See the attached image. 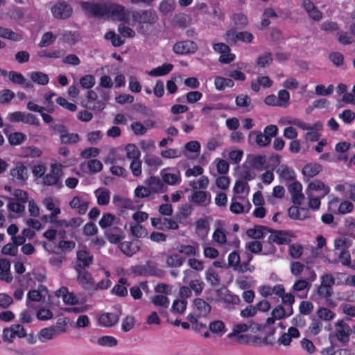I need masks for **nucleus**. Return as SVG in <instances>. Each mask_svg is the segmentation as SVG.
I'll use <instances>...</instances> for the list:
<instances>
[{"label":"nucleus","instance_id":"nucleus-9","mask_svg":"<svg viewBox=\"0 0 355 355\" xmlns=\"http://www.w3.org/2000/svg\"><path fill=\"white\" fill-rule=\"evenodd\" d=\"M268 233H270V235L268 236L266 243L270 245L272 252L275 250L272 245L273 243L277 245H285L291 242V239L288 236V234L286 231L275 230L270 228V231H268Z\"/></svg>","mask_w":355,"mask_h":355},{"label":"nucleus","instance_id":"nucleus-2","mask_svg":"<svg viewBox=\"0 0 355 355\" xmlns=\"http://www.w3.org/2000/svg\"><path fill=\"white\" fill-rule=\"evenodd\" d=\"M64 171L61 164H51L50 169L42 179V184L46 187H53L58 190L63 185Z\"/></svg>","mask_w":355,"mask_h":355},{"label":"nucleus","instance_id":"nucleus-29","mask_svg":"<svg viewBox=\"0 0 355 355\" xmlns=\"http://www.w3.org/2000/svg\"><path fill=\"white\" fill-rule=\"evenodd\" d=\"M300 336V331L295 327H290L287 333L282 334L278 339V343L284 346L288 345L293 338H298Z\"/></svg>","mask_w":355,"mask_h":355},{"label":"nucleus","instance_id":"nucleus-18","mask_svg":"<svg viewBox=\"0 0 355 355\" xmlns=\"http://www.w3.org/2000/svg\"><path fill=\"white\" fill-rule=\"evenodd\" d=\"M336 336L338 340L346 343L349 340V336L351 332L349 326L343 320H339L336 324Z\"/></svg>","mask_w":355,"mask_h":355},{"label":"nucleus","instance_id":"nucleus-47","mask_svg":"<svg viewBox=\"0 0 355 355\" xmlns=\"http://www.w3.org/2000/svg\"><path fill=\"white\" fill-rule=\"evenodd\" d=\"M26 135L19 132H15L8 135V140L11 146L20 145L25 139Z\"/></svg>","mask_w":355,"mask_h":355},{"label":"nucleus","instance_id":"nucleus-43","mask_svg":"<svg viewBox=\"0 0 355 355\" xmlns=\"http://www.w3.org/2000/svg\"><path fill=\"white\" fill-rule=\"evenodd\" d=\"M116 217L114 215L110 213L103 214L101 220H99V226L102 229H107L112 227V225L114 223Z\"/></svg>","mask_w":355,"mask_h":355},{"label":"nucleus","instance_id":"nucleus-52","mask_svg":"<svg viewBox=\"0 0 355 355\" xmlns=\"http://www.w3.org/2000/svg\"><path fill=\"white\" fill-rule=\"evenodd\" d=\"M55 40L56 35H55L52 32H46L42 35L38 45L40 47H46L53 44Z\"/></svg>","mask_w":355,"mask_h":355},{"label":"nucleus","instance_id":"nucleus-19","mask_svg":"<svg viewBox=\"0 0 355 355\" xmlns=\"http://www.w3.org/2000/svg\"><path fill=\"white\" fill-rule=\"evenodd\" d=\"M252 140L260 148L266 147L270 144V139L265 136L261 131L253 130L249 133V143H251Z\"/></svg>","mask_w":355,"mask_h":355},{"label":"nucleus","instance_id":"nucleus-49","mask_svg":"<svg viewBox=\"0 0 355 355\" xmlns=\"http://www.w3.org/2000/svg\"><path fill=\"white\" fill-rule=\"evenodd\" d=\"M105 38L110 40L112 46L115 47H119L124 44V40L119 35H117L114 31L107 32Z\"/></svg>","mask_w":355,"mask_h":355},{"label":"nucleus","instance_id":"nucleus-13","mask_svg":"<svg viewBox=\"0 0 355 355\" xmlns=\"http://www.w3.org/2000/svg\"><path fill=\"white\" fill-rule=\"evenodd\" d=\"M152 226L159 230H178V223L172 218H151Z\"/></svg>","mask_w":355,"mask_h":355},{"label":"nucleus","instance_id":"nucleus-21","mask_svg":"<svg viewBox=\"0 0 355 355\" xmlns=\"http://www.w3.org/2000/svg\"><path fill=\"white\" fill-rule=\"evenodd\" d=\"M112 202L116 207L124 209H135V202L130 198H123L118 194L113 196Z\"/></svg>","mask_w":355,"mask_h":355},{"label":"nucleus","instance_id":"nucleus-17","mask_svg":"<svg viewBox=\"0 0 355 355\" xmlns=\"http://www.w3.org/2000/svg\"><path fill=\"white\" fill-rule=\"evenodd\" d=\"M105 235L108 241L112 244H118L124 239L123 230L116 226L107 229Z\"/></svg>","mask_w":355,"mask_h":355},{"label":"nucleus","instance_id":"nucleus-20","mask_svg":"<svg viewBox=\"0 0 355 355\" xmlns=\"http://www.w3.org/2000/svg\"><path fill=\"white\" fill-rule=\"evenodd\" d=\"M248 329H260V325L253 322H249L248 323H242V324H237L234 325L233 327V331L230 334H229L228 337L232 338L233 336H237L239 334L245 332Z\"/></svg>","mask_w":355,"mask_h":355},{"label":"nucleus","instance_id":"nucleus-50","mask_svg":"<svg viewBox=\"0 0 355 355\" xmlns=\"http://www.w3.org/2000/svg\"><path fill=\"white\" fill-rule=\"evenodd\" d=\"M273 58L271 53L267 52L259 55L257 59V65L263 68L269 66L272 62Z\"/></svg>","mask_w":355,"mask_h":355},{"label":"nucleus","instance_id":"nucleus-11","mask_svg":"<svg viewBox=\"0 0 355 355\" xmlns=\"http://www.w3.org/2000/svg\"><path fill=\"white\" fill-rule=\"evenodd\" d=\"M189 200L197 206L205 207L211 203V193L202 190L194 191L189 197Z\"/></svg>","mask_w":355,"mask_h":355},{"label":"nucleus","instance_id":"nucleus-25","mask_svg":"<svg viewBox=\"0 0 355 355\" xmlns=\"http://www.w3.org/2000/svg\"><path fill=\"white\" fill-rule=\"evenodd\" d=\"M77 259L80 262L78 266L84 269L92 263L94 257L89 251L81 250L77 252Z\"/></svg>","mask_w":355,"mask_h":355},{"label":"nucleus","instance_id":"nucleus-12","mask_svg":"<svg viewBox=\"0 0 355 355\" xmlns=\"http://www.w3.org/2000/svg\"><path fill=\"white\" fill-rule=\"evenodd\" d=\"M287 187L291 196L292 202L296 205H301L304 200L302 184L299 181L295 180L293 183L288 184Z\"/></svg>","mask_w":355,"mask_h":355},{"label":"nucleus","instance_id":"nucleus-32","mask_svg":"<svg viewBox=\"0 0 355 355\" xmlns=\"http://www.w3.org/2000/svg\"><path fill=\"white\" fill-rule=\"evenodd\" d=\"M97 203L101 206L107 205L110 200V192L107 189L99 188L94 191Z\"/></svg>","mask_w":355,"mask_h":355},{"label":"nucleus","instance_id":"nucleus-62","mask_svg":"<svg viewBox=\"0 0 355 355\" xmlns=\"http://www.w3.org/2000/svg\"><path fill=\"white\" fill-rule=\"evenodd\" d=\"M87 166L91 173H96L103 169L101 162L95 159L89 160Z\"/></svg>","mask_w":355,"mask_h":355},{"label":"nucleus","instance_id":"nucleus-36","mask_svg":"<svg viewBox=\"0 0 355 355\" xmlns=\"http://www.w3.org/2000/svg\"><path fill=\"white\" fill-rule=\"evenodd\" d=\"M196 230L198 234L202 238L205 237L209 230V224L206 218H200L196 222Z\"/></svg>","mask_w":355,"mask_h":355},{"label":"nucleus","instance_id":"nucleus-41","mask_svg":"<svg viewBox=\"0 0 355 355\" xmlns=\"http://www.w3.org/2000/svg\"><path fill=\"white\" fill-rule=\"evenodd\" d=\"M58 329L59 327L56 326L42 329L40 333V340L44 342L46 340L53 339L56 336Z\"/></svg>","mask_w":355,"mask_h":355},{"label":"nucleus","instance_id":"nucleus-28","mask_svg":"<svg viewBox=\"0 0 355 355\" xmlns=\"http://www.w3.org/2000/svg\"><path fill=\"white\" fill-rule=\"evenodd\" d=\"M322 170V166L316 163H309L304 166L302 173L305 178L316 176Z\"/></svg>","mask_w":355,"mask_h":355},{"label":"nucleus","instance_id":"nucleus-59","mask_svg":"<svg viewBox=\"0 0 355 355\" xmlns=\"http://www.w3.org/2000/svg\"><path fill=\"white\" fill-rule=\"evenodd\" d=\"M183 263L182 257L178 254H173L168 256L166 259V263L169 266L180 267Z\"/></svg>","mask_w":355,"mask_h":355},{"label":"nucleus","instance_id":"nucleus-30","mask_svg":"<svg viewBox=\"0 0 355 355\" xmlns=\"http://www.w3.org/2000/svg\"><path fill=\"white\" fill-rule=\"evenodd\" d=\"M309 277L306 279H299L295 282L291 288H310L311 286V282L314 281L316 275L315 272L311 270L309 268H306Z\"/></svg>","mask_w":355,"mask_h":355},{"label":"nucleus","instance_id":"nucleus-31","mask_svg":"<svg viewBox=\"0 0 355 355\" xmlns=\"http://www.w3.org/2000/svg\"><path fill=\"white\" fill-rule=\"evenodd\" d=\"M119 248L121 252L128 257H132L139 250V247L137 245V241L121 242L119 243Z\"/></svg>","mask_w":355,"mask_h":355},{"label":"nucleus","instance_id":"nucleus-1","mask_svg":"<svg viewBox=\"0 0 355 355\" xmlns=\"http://www.w3.org/2000/svg\"><path fill=\"white\" fill-rule=\"evenodd\" d=\"M206 299L210 302H220L224 308L228 310L234 309L241 302L239 297L230 290H209L206 292Z\"/></svg>","mask_w":355,"mask_h":355},{"label":"nucleus","instance_id":"nucleus-37","mask_svg":"<svg viewBox=\"0 0 355 355\" xmlns=\"http://www.w3.org/2000/svg\"><path fill=\"white\" fill-rule=\"evenodd\" d=\"M161 174L163 182L168 185L180 184L182 180L180 171L176 173L162 171Z\"/></svg>","mask_w":355,"mask_h":355},{"label":"nucleus","instance_id":"nucleus-33","mask_svg":"<svg viewBox=\"0 0 355 355\" xmlns=\"http://www.w3.org/2000/svg\"><path fill=\"white\" fill-rule=\"evenodd\" d=\"M119 321V316L112 313H105L102 314L99 318V323L106 327L114 325Z\"/></svg>","mask_w":355,"mask_h":355},{"label":"nucleus","instance_id":"nucleus-48","mask_svg":"<svg viewBox=\"0 0 355 355\" xmlns=\"http://www.w3.org/2000/svg\"><path fill=\"white\" fill-rule=\"evenodd\" d=\"M245 249L252 254H260L262 252L263 244L260 241H252L245 245Z\"/></svg>","mask_w":355,"mask_h":355},{"label":"nucleus","instance_id":"nucleus-58","mask_svg":"<svg viewBox=\"0 0 355 355\" xmlns=\"http://www.w3.org/2000/svg\"><path fill=\"white\" fill-rule=\"evenodd\" d=\"M209 329L211 332L218 334L220 336L225 333V324L221 320H216L209 324Z\"/></svg>","mask_w":355,"mask_h":355},{"label":"nucleus","instance_id":"nucleus-14","mask_svg":"<svg viewBox=\"0 0 355 355\" xmlns=\"http://www.w3.org/2000/svg\"><path fill=\"white\" fill-rule=\"evenodd\" d=\"M197 49V44L191 40L178 42L173 47L174 53L179 55L195 53Z\"/></svg>","mask_w":355,"mask_h":355},{"label":"nucleus","instance_id":"nucleus-51","mask_svg":"<svg viewBox=\"0 0 355 355\" xmlns=\"http://www.w3.org/2000/svg\"><path fill=\"white\" fill-rule=\"evenodd\" d=\"M126 157L134 160L140 158L141 153L135 144H128L125 148Z\"/></svg>","mask_w":355,"mask_h":355},{"label":"nucleus","instance_id":"nucleus-60","mask_svg":"<svg viewBox=\"0 0 355 355\" xmlns=\"http://www.w3.org/2000/svg\"><path fill=\"white\" fill-rule=\"evenodd\" d=\"M78 280L82 284H92V275L85 270V268L78 271Z\"/></svg>","mask_w":355,"mask_h":355},{"label":"nucleus","instance_id":"nucleus-7","mask_svg":"<svg viewBox=\"0 0 355 355\" xmlns=\"http://www.w3.org/2000/svg\"><path fill=\"white\" fill-rule=\"evenodd\" d=\"M318 295L324 300L325 304L329 306L335 307L337 306L336 300L354 301L349 298L346 293H337L336 296L331 290H317Z\"/></svg>","mask_w":355,"mask_h":355},{"label":"nucleus","instance_id":"nucleus-27","mask_svg":"<svg viewBox=\"0 0 355 355\" xmlns=\"http://www.w3.org/2000/svg\"><path fill=\"white\" fill-rule=\"evenodd\" d=\"M322 191V193L320 195V198H324L330 192V188L329 186L326 185L323 182L316 180L309 183L306 191Z\"/></svg>","mask_w":355,"mask_h":355},{"label":"nucleus","instance_id":"nucleus-3","mask_svg":"<svg viewBox=\"0 0 355 355\" xmlns=\"http://www.w3.org/2000/svg\"><path fill=\"white\" fill-rule=\"evenodd\" d=\"M130 17V11L126 9L123 6L110 3L107 4V17H110L113 20L128 22Z\"/></svg>","mask_w":355,"mask_h":355},{"label":"nucleus","instance_id":"nucleus-53","mask_svg":"<svg viewBox=\"0 0 355 355\" xmlns=\"http://www.w3.org/2000/svg\"><path fill=\"white\" fill-rule=\"evenodd\" d=\"M79 83L82 88L89 89L94 86L96 81L93 75L87 74L80 78Z\"/></svg>","mask_w":355,"mask_h":355},{"label":"nucleus","instance_id":"nucleus-55","mask_svg":"<svg viewBox=\"0 0 355 355\" xmlns=\"http://www.w3.org/2000/svg\"><path fill=\"white\" fill-rule=\"evenodd\" d=\"M45 204L46 209L49 211H51L50 221L53 222L54 218L56 217L57 215L60 214V209L59 207H55V204L52 198L46 199Z\"/></svg>","mask_w":355,"mask_h":355},{"label":"nucleus","instance_id":"nucleus-56","mask_svg":"<svg viewBox=\"0 0 355 355\" xmlns=\"http://www.w3.org/2000/svg\"><path fill=\"white\" fill-rule=\"evenodd\" d=\"M79 34L77 32L71 31H64L62 33V37L65 42L71 45H74L78 40Z\"/></svg>","mask_w":355,"mask_h":355},{"label":"nucleus","instance_id":"nucleus-64","mask_svg":"<svg viewBox=\"0 0 355 355\" xmlns=\"http://www.w3.org/2000/svg\"><path fill=\"white\" fill-rule=\"evenodd\" d=\"M317 315L319 318L324 321H329L335 316V313L334 312L323 307L318 309L317 311Z\"/></svg>","mask_w":355,"mask_h":355},{"label":"nucleus","instance_id":"nucleus-34","mask_svg":"<svg viewBox=\"0 0 355 355\" xmlns=\"http://www.w3.org/2000/svg\"><path fill=\"white\" fill-rule=\"evenodd\" d=\"M173 69V65L171 63H164L162 66L157 67L150 71L148 74L150 76L158 77L165 76L169 73Z\"/></svg>","mask_w":355,"mask_h":355},{"label":"nucleus","instance_id":"nucleus-45","mask_svg":"<svg viewBox=\"0 0 355 355\" xmlns=\"http://www.w3.org/2000/svg\"><path fill=\"white\" fill-rule=\"evenodd\" d=\"M22 153L24 157L37 158L42 155V151L37 146H30L24 147Z\"/></svg>","mask_w":355,"mask_h":355},{"label":"nucleus","instance_id":"nucleus-8","mask_svg":"<svg viewBox=\"0 0 355 355\" xmlns=\"http://www.w3.org/2000/svg\"><path fill=\"white\" fill-rule=\"evenodd\" d=\"M132 20L139 24H153L157 20V15L153 10H145L139 11H133L132 12Z\"/></svg>","mask_w":355,"mask_h":355},{"label":"nucleus","instance_id":"nucleus-10","mask_svg":"<svg viewBox=\"0 0 355 355\" xmlns=\"http://www.w3.org/2000/svg\"><path fill=\"white\" fill-rule=\"evenodd\" d=\"M10 175L12 180L20 185L25 184L28 178L27 168L21 162L16 164L15 166L10 170Z\"/></svg>","mask_w":355,"mask_h":355},{"label":"nucleus","instance_id":"nucleus-39","mask_svg":"<svg viewBox=\"0 0 355 355\" xmlns=\"http://www.w3.org/2000/svg\"><path fill=\"white\" fill-rule=\"evenodd\" d=\"M279 178L286 181L295 180L296 174L295 171L286 165L281 166L279 168Z\"/></svg>","mask_w":355,"mask_h":355},{"label":"nucleus","instance_id":"nucleus-44","mask_svg":"<svg viewBox=\"0 0 355 355\" xmlns=\"http://www.w3.org/2000/svg\"><path fill=\"white\" fill-rule=\"evenodd\" d=\"M170 290H163L164 295H157L152 297V302L155 306L167 308L169 305V300L166 296L169 293Z\"/></svg>","mask_w":355,"mask_h":355},{"label":"nucleus","instance_id":"nucleus-5","mask_svg":"<svg viewBox=\"0 0 355 355\" xmlns=\"http://www.w3.org/2000/svg\"><path fill=\"white\" fill-rule=\"evenodd\" d=\"M53 17L57 19H67L71 17L73 8L64 1H58L51 8Z\"/></svg>","mask_w":355,"mask_h":355},{"label":"nucleus","instance_id":"nucleus-35","mask_svg":"<svg viewBox=\"0 0 355 355\" xmlns=\"http://www.w3.org/2000/svg\"><path fill=\"white\" fill-rule=\"evenodd\" d=\"M214 85L217 90L224 91L226 87H233L234 83L230 78L216 76L214 78Z\"/></svg>","mask_w":355,"mask_h":355},{"label":"nucleus","instance_id":"nucleus-61","mask_svg":"<svg viewBox=\"0 0 355 355\" xmlns=\"http://www.w3.org/2000/svg\"><path fill=\"white\" fill-rule=\"evenodd\" d=\"M98 344L105 347H114L117 345V340L110 336H104L98 339Z\"/></svg>","mask_w":355,"mask_h":355},{"label":"nucleus","instance_id":"nucleus-57","mask_svg":"<svg viewBox=\"0 0 355 355\" xmlns=\"http://www.w3.org/2000/svg\"><path fill=\"white\" fill-rule=\"evenodd\" d=\"M306 195L308 196L309 198V207L313 210H318L320 207L321 199L322 198H320V196L318 197H314L309 191H306Z\"/></svg>","mask_w":355,"mask_h":355},{"label":"nucleus","instance_id":"nucleus-15","mask_svg":"<svg viewBox=\"0 0 355 355\" xmlns=\"http://www.w3.org/2000/svg\"><path fill=\"white\" fill-rule=\"evenodd\" d=\"M272 294H275L278 297H281L282 302L285 305H288L291 306V313L289 314H291V306L295 302L294 296L291 293H286L285 290H261V295L265 297L271 295Z\"/></svg>","mask_w":355,"mask_h":355},{"label":"nucleus","instance_id":"nucleus-6","mask_svg":"<svg viewBox=\"0 0 355 355\" xmlns=\"http://www.w3.org/2000/svg\"><path fill=\"white\" fill-rule=\"evenodd\" d=\"M51 128L60 134V141L63 144H75L80 141L79 135L69 133L67 127L63 124H55Z\"/></svg>","mask_w":355,"mask_h":355},{"label":"nucleus","instance_id":"nucleus-54","mask_svg":"<svg viewBox=\"0 0 355 355\" xmlns=\"http://www.w3.org/2000/svg\"><path fill=\"white\" fill-rule=\"evenodd\" d=\"M0 37L10 40L12 41H19V35L12 30L0 26Z\"/></svg>","mask_w":355,"mask_h":355},{"label":"nucleus","instance_id":"nucleus-22","mask_svg":"<svg viewBox=\"0 0 355 355\" xmlns=\"http://www.w3.org/2000/svg\"><path fill=\"white\" fill-rule=\"evenodd\" d=\"M146 184L148 186L152 193H163L166 191L164 184L158 177L150 176L146 180Z\"/></svg>","mask_w":355,"mask_h":355},{"label":"nucleus","instance_id":"nucleus-23","mask_svg":"<svg viewBox=\"0 0 355 355\" xmlns=\"http://www.w3.org/2000/svg\"><path fill=\"white\" fill-rule=\"evenodd\" d=\"M237 198L242 199V200L244 199L243 197H233L232 198V202H231V205L230 207V211L235 214H241L243 213H248L251 208L250 203L248 201L247 205L244 206L241 203L236 201Z\"/></svg>","mask_w":355,"mask_h":355},{"label":"nucleus","instance_id":"nucleus-46","mask_svg":"<svg viewBox=\"0 0 355 355\" xmlns=\"http://www.w3.org/2000/svg\"><path fill=\"white\" fill-rule=\"evenodd\" d=\"M231 20L240 28H244L248 22L247 16L242 12L233 14L231 17Z\"/></svg>","mask_w":355,"mask_h":355},{"label":"nucleus","instance_id":"nucleus-42","mask_svg":"<svg viewBox=\"0 0 355 355\" xmlns=\"http://www.w3.org/2000/svg\"><path fill=\"white\" fill-rule=\"evenodd\" d=\"M30 77L33 82L40 85H46L49 81L48 75L42 71H33Z\"/></svg>","mask_w":355,"mask_h":355},{"label":"nucleus","instance_id":"nucleus-38","mask_svg":"<svg viewBox=\"0 0 355 355\" xmlns=\"http://www.w3.org/2000/svg\"><path fill=\"white\" fill-rule=\"evenodd\" d=\"M194 304L198 311V317L207 315L211 311L210 305L201 298H198L194 300Z\"/></svg>","mask_w":355,"mask_h":355},{"label":"nucleus","instance_id":"nucleus-16","mask_svg":"<svg viewBox=\"0 0 355 355\" xmlns=\"http://www.w3.org/2000/svg\"><path fill=\"white\" fill-rule=\"evenodd\" d=\"M268 231H270V228L267 226L255 225L253 227L248 229L245 234L248 238L259 241L263 239Z\"/></svg>","mask_w":355,"mask_h":355},{"label":"nucleus","instance_id":"nucleus-24","mask_svg":"<svg viewBox=\"0 0 355 355\" xmlns=\"http://www.w3.org/2000/svg\"><path fill=\"white\" fill-rule=\"evenodd\" d=\"M69 206L76 209L79 214L83 215L88 209L89 202L85 200H82L79 196H75L70 201Z\"/></svg>","mask_w":355,"mask_h":355},{"label":"nucleus","instance_id":"nucleus-40","mask_svg":"<svg viewBox=\"0 0 355 355\" xmlns=\"http://www.w3.org/2000/svg\"><path fill=\"white\" fill-rule=\"evenodd\" d=\"M179 252L187 257L198 256L199 254V245L196 243L193 245H181L178 249Z\"/></svg>","mask_w":355,"mask_h":355},{"label":"nucleus","instance_id":"nucleus-4","mask_svg":"<svg viewBox=\"0 0 355 355\" xmlns=\"http://www.w3.org/2000/svg\"><path fill=\"white\" fill-rule=\"evenodd\" d=\"M80 5L82 9L91 17L96 18L107 17V4H101L90 1H81Z\"/></svg>","mask_w":355,"mask_h":355},{"label":"nucleus","instance_id":"nucleus-63","mask_svg":"<svg viewBox=\"0 0 355 355\" xmlns=\"http://www.w3.org/2000/svg\"><path fill=\"white\" fill-rule=\"evenodd\" d=\"M255 281L250 276H243L238 279L241 288H250L254 286Z\"/></svg>","mask_w":355,"mask_h":355},{"label":"nucleus","instance_id":"nucleus-26","mask_svg":"<svg viewBox=\"0 0 355 355\" xmlns=\"http://www.w3.org/2000/svg\"><path fill=\"white\" fill-rule=\"evenodd\" d=\"M288 216L293 220H304L309 217L306 209L299 208L297 206H292L288 209Z\"/></svg>","mask_w":355,"mask_h":355}]
</instances>
